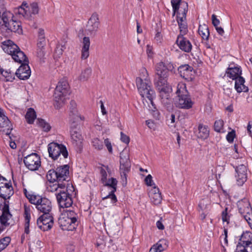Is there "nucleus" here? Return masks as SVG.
<instances>
[{"label": "nucleus", "instance_id": "11", "mask_svg": "<svg viewBox=\"0 0 252 252\" xmlns=\"http://www.w3.org/2000/svg\"><path fill=\"white\" fill-rule=\"evenodd\" d=\"M24 162L25 166L32 171L37 170L41 165L40 158L36 153H32L25 157Z\"/></svg>", "mask_w": 252, "mask_h": 252}, {"label": "nucleus", "instance_id": "52", "mask_svg": "<svg viewBox=\"0 0 252 252\" xmlns=\"http://www.w3.org/2000/svg\"><path fill=\"white\" fill-rule=\"evenodd\" d=\"M230 211L229 210L228 207H226L225 209L221 213V219L223 222H226L227 223L229 222L230 216L229 213Z\"/></svg>", "mask_w": 252, "mask_h": 252}, {"label": "nucleus", "instance_id": "49", "mask_svg": "<svg viewBox=\"0 0 252 252\" xmlns=\"http://www.w3.org/2000/svg\"><path fill=\"white\" fill-rule=\"evenodd\" d=\"M37 225L41 230L44 231H48L51 229V225L50 224H48V222H43L42 220L39 219L37 220Z\"/></svg>", "mask_w": 252, "mask_h": 252}, {"label": "nucleus", "instance_id": "60", "mask_svg": "<svg viewBox=\"0 0 252 252\" xmlns=\"http://www.w3.org/2000/svg\"><path fill=\"white\" fill-rule=\"evenodd\" d=\"M163 63H164L165 67L168 73L169 71H172L174 69V66L171 63L166 62Z\"/></svg>", "mask_w": 252, "mask_h": 252}, {"label": "nucleus", "instance_id": "21", "mask_svg": "<svg viewBox=\"0 0 252 252\" xmlns=\"http://www.w3.org/2000/svg\"><path fill=\"white\" fill-rule=\"evenodd\" d=\"M225 74L227 77L235 80L241 76L242 70L240 66H235L234 64L233 66H229L227 68Z\"/></svg>", "mask_w": 252, "mask_h": 252}, {"label": "nucleus", "instance_id": "16", "mask_svg": "<svg viewBox=\"0 0 252 252\" xmlns=\"http://www.w3.org/2000/svg\"><path fill=\"white\" fill-rule=\"evenodd\" d=\"M99 24L98 15L94 13L88 21L86 30L91 34L94 33L97 31Z\"/></svg>", "mask_w": 252, "mask_h": 252}, {"label": "nucleus", "instance_id": "19", "mask_svg": "<svg viewBox=\"0 0 252 252\" xmlns=\"http://www.w3.org/2000/svg\"><path fill=\"white\" fill-rule=\"evenodd\" d=\"M176 43L181 50L185 52H189L192 49L190 42L182 35H179L176 40Z\"/></svg>", "mask_w": 252, "mask_h": 252}, {"label": "nucleus", "instance_id": "40", "mask_svg": "<svg viewBox=\"0 0 252 252\" xmlns=\"http://www.w3.org/2000/svg\"><path fill=\"white\" fill-rule=\"evenodd\" d=\"M66 218H68L75 223L77 224V220L78 219V216L74 211L70 210H66L64 214H63Z\"/></svg>", "mask_w": 252, "mask_h": 252}, {"label": "nucleus", "instance_id": "54", "mask_svg": "<svg viewBox=\"0 0 252 252\" xmlns=\"http://www.w3.org/2000/svg\"><path fill=\"white\" fill-rule=\"evenodd\" d=\"M76 103L75 101L71 100L70 102V116H75L77 113V111L76 109Z\"/></svg>", "mask_w": 252, "mask_h": 252}, {"label": "nucleus", "instance_id": "10", "mask_svg": "<svg viewBox=\"0 0 252 252\" xmlns=\"http://www.w3.org/2000/svg\"><path fill=\"white\" fill-rule=\"evenodd\" d=\"M235 168L234 177L236 184L239 186H242L247 181L248 179V168L245 164L234 166Z\"/></svg>", "mask_w": 252, "mask_h": 252}, {"label": "nucleus", "instance_id": "50", "mask_svg": "<svg viewBox=\"0 0 252 252\" xmlns=\"http://www.w3.org/2000/svg\"><path fill=\"white\" fill-rule=\"evenodd\" d=\"M10 241L11 238L8 236L0 239V252L7 247Z\"/></svg>", "mask_w": 252, "mask_h": 252}, {"label": "nucleus", "instance_id": "12", "mask_svg": "<svg viewBox=\"0 0 252 252\" xmlns=\"http://www.w3.org/2000/svg\"><path fill=\"white\" fill-rule=\"evenodd\" d=\"M182 5L184 7L183 10L178 13L177 20L180 28V33L179 35L184 36L188 32L187 24L186 21V18L188 11V5L187 2H183Z\"/></svg>", "mask_w": 252, "mask_h": 252}, {"label": "nucleus", "instance_id": "24", "mask_svg": "<svg viewBox=\"0 0 252 252\" xmlns=\"http://www.w3.org/2000/svg\"><path fill=\"white\" fill-rule=\"evenodd\" d=\"M71 137L74 146L78 149V150H80L83 146V138L82 135L76 130H72Z\"/></svg>", "mask_w": 252, "mask_h": 252}, {"label": "nucleus", "instance_id": "7", "mask_svg": "<svg viewBox=\"0 0 252 252\" xmlns=\"http://www.w3.org/2000/svg\"><path fill=\"white\" fill-rule=\"evenodd\" d=\"M30 202L35 205L36 208L43 214L52 213L51 202L46 197H42L39 195L31 196Z\"/></svg>", "mask_w": 252, "mask_h": 252}, {"label": "nucleus", "instance_id": "34", "mask_svg": "<svg viewBox=\"0 0 252 252\" xmlns=\"http://www.w3.org/2000/svg\"><path fill=\"white\" fill-rule=\"evenodd\" d=\"M0 73L4 77L5 81L12 82L15 79V73L10 69H4L0 68Z\"/></svg>", "mask_w": 252, "mask_h": 252}, {"label": "nucleus", "instance_id": "43", "mask_svg": "<svg viewBox=\"0 0 252 252\" xmlns=\"http://www.w3.org/2000/svg\"><path fill=\"white\" fill-rule=\"evenodd\" d=\"M100 174L101 176V181L103 184L107 180L108 174L109 175V177L110 176L111 169L108 166H106L105 168H101L100 170Z\"/></svg>", "mask_w": 252, "mask_h": 252}, {"label": "nucleus", "instance_id": "17", "mask_svg": "<svg viewBox=\"0 0 252 252\" xmlns=\"http://www.w3.org/2000/svg\"><path fill=\"white\" fill-rule=\"evenodd\" d=\"M59 223L61 228L63 230L72 231L76 227L77 224L75 223L66 218L63 215H62L59 219Z\"/></svg>", "mask_w": 252, "mask_h": 252}, {"label": "nucleus", "instance_id": "56", "mask_svg": "<svg viewBox=\"0 0 252 252\" xmlns=\"http://www.w3.org/2000/svg\"><path fill=\"white\" fill-rule=\"evenodd\" d=\"M45 47L40 48L37 47L36 56L40 59H42L45 56Z\"/></svg>", "mask_w": 252, "mask_h": 252}, {"label": "nucleus", "instance_id": "28", "mask_svg": "<svg viewBox=\"0 0 252 252\" xmlns=\"http://www.w3.org/2000/svg\"><path fill=\"white\" fill-rule=\"evenodd\" d=\"M3 186V188L0 189V196L6 200L13 195V188L11 184L9 183H5Z\"/></svg>", "mask_w": 252, "mask_h": 252}, {"label": "nucleus", "instance_id": "38", "mask_svg": "<svg viewBox=\"0 0 252 252\" xmlns=\"http://www.w3.org/2000/svg\"><path fill=\"white\" fill-rule=\"evenodd\" d=\"M38 219L42 220L43 222H48V224H50L51 228L53 227L54 218L52 213L42 214Z\"/></svg>", "mask_w": 252, "mask_h": 252}, {"label": "nucleus", "instance_id": "15", "mask_svg": "<svg viewBox=\"0 0 252 252\" xmlns=\"http://www.w3.org/2000/svg\"><path fill=\"white\" fill-rule=\"evenodd\" d=\"M28 63L29 61L27 58L26 61L20 63L21 65L15 72V75L21 80L28 79L31 75V71Z\"/></svg>", "mask_w": 252, "mask_h": 252}, {"label": "nucleus", "instance_id": "63", "mask_svg": "<svg viewBox=\"0 0 252 252\" xmlns=\"http://www.w3.org/2000/svg\"><path fill=\"white\" fill-rule=\"evenodd\" d=\"M127 173H125L124 172H121V176L122 182V185L123 186H126L127 184V178L126 174Z\"/></svg>", "mask_w": 252, "mask_h": 252}, {"label": "nucleus", "instance_id": "27", "mask_svg": "<svg viewBox=\"0 0 252 252\" xmlns=\"http://www.w3.org/2000/svg\"><path fill=\"white\" fill-rule=\"evenodd\" d=\"M209 128L207 126L202 124L198 125L197 130L196 131V135L197 138L205 140L209 137Z\"/></svg>", "mask_w": 252, "mask_h": 252}, {"label": "nucleus", "instance_id": "32", "mask_svg": "<svg viewBox=\"0 0 252 252\" xmlns=\"http://www.w3.org/2000/svg\"><path fill=\"white\" fill-rule=\"evenodd\" d=\"M4 28L9 32H17L20 34L22 33V29L19 22L16 20H12Z\"/></svg>", "mask_w": 252, "mask_h": 252}, {"label": "nucleus", "instance_id": "1", "mask_svg": "<svg viewBox=\"0 0 252 252\" xmlns=\"http://www.w3.org/2000/svg\"><path fill=\"white\" fill-rule=\"evenodd\" d=\"M136 86L141 96L143 98V103L146 106L144 100L147 103L149 109L155 111L156 105L153 99L156 97V94L152 88V83L150 80L142 81L141 79H136Z\"/></svg>", "mask_w": 252, "mask_h": 252}, {"label": "nucleus", "instance_id": "23", "mask_svg": "<svg viewBox=\"0 0 252 252\" xmlns=\"http://www.w3.org/2000/svg\"><path fill=\"white\" fill-rule=\"evenodd\" d=\"M0 18L3 22L1 28L3 29L12 20H13V14L10 11H6L4 7H0Z\"/></svg>", "mask_w": 252, "mask_h": 252}, {"label": "nucleus", "instance_id": "36", "mask_svg": "<svg viewBox=\"0 0 252 252\" xmlns=\"http://www.w3.org/2000/svg\"><path fill=\"white\" fill-rule=\"evenodd\" d=\"M46 45V40L44 36V31L40 29L38 32V40L37 43V47H45Z\"/></svg>", "mask_w": 252, "mask_h": 252}, {"label": "nucleus", "instance_id": "42", "mask_svg": "<svg viewBox=\"0 0 252 252\" xmlns=\"http://www.w3.org/2000/svg\"><path fill=\"white\" fill-rule=\"evenodd\" d=\"M168 241L166 239H162L159 240L155 245L158 248V249L160 251V252H163L167 249L168 247Z\"/></svg>", "mask_w": 252, "mask_h": 252}, {"label": "nucleus", "instance_id": "41", "mask_svg": "<svg viewBox=\"0 0 252 252\" xmlns=\"http://www.w3.org/2000/svg\"><path fill=\"white\" fill-rule=\"evenodd\" d=\"M92 73V70L90 68H87L83 70L78 77V80L81 81H85L88 79Z\"/></svg>", "mask_w": 252, "mask_h": 252}, {"label": "nucleus", "instance_id": "29", "mask_svg": "<svg viewBox=\"0 0 252 252\" xmlns=\"http://www.w3.org/2000/svg\"><path fill=\"white\" fill-rule=\"evenodd\" d=\"M66 187L65 184L60 182H49L47 187V189L49 192H55L58 193L61 190H63Z\"/></svg>", "mask_w": 252, "mask_h": 252}, {"label": "nucleus", "instance_id": "3", "mask_svg": "<svg viewBox=\"0 0 252 252\" xmlns=\"http://www.w3.org/2000/svg\"><path fill=\"white\" fill-rule=\"evenodd\" d=\"M156 74L158 76V80L155 82V85L159 91L160 96L165 94L168 98V94L166 93L168 90L167 86L166 78L168 76V72L165 67L163 62H159L156 66Z\"/></svg>", "mask_w": 252, "mask_h": 252}, {"label": "nucleus", "instance_id": "25", "mask_svg": "<svg viewBox=\"0 0 252 252\" xmlns=\"http://www.w3.org/2000/svg\"><path fill=\"white\" fill-rule=\"evenodd\" d=\"M149 196L151 201L155 205L160 203L162 197L159 189L156 186H155L149 191Z\"/></svg>", "mask_w": 252, "mask_h": 252}, {"label": "nucleus", "instance_id": "18", "mask_svg": "<svg viewBox=\"0 0 252 252\" xmlns=\"http://www.w3.org/2000/svg\"><path fill=\"white\" fill-rule=\"evenodd\" d=\"M59 87H56L54 94V99L55 101V107L58 109L61 107L62 104L64 103L69 94H65L59 91Z\"/></svg>", "mask_w": 252, "mask_h": 252}, {"label": "nucleus", "instance_id": "58", "mask_svg": "<svg viewBox=\"0 0 252 252\" xmlns=\"http://www.w3.org/2000/svg\"><path fill=\"white\" fill-rule=\"evenodd\" d=\"M183 2H182L181 3V6L180 7L179 5H172V8H173V10L174 13L177 12V15H178V13L180 12H181V11L183 10L184 7H183V6L182 5V3ZM177 16L178 15H177Z\"/></svg>", "mask_w": 252, "mask_h": 252}, {"label": "nucleus", "instance_id": "37", "mask_svg": "<svg viewBox=\"0 0 252 252\" xmlns=\"http://www.w3.org/2000/svg\"><path fill=\"white\" fill-rule=\"evenodd\" d=\"M36 115L34 110L32 108H29L25 116L27 123L30 124H32L36 119Z\"/></svg>", "mask_w": 252, "mask_h": 252}, {"label": "nucleus", "instance_id": "59", "mask_svg": "<svg viewBox=\"0 0 252 252\" xmlns=\"http://www.w3.org/2000/svg\"><path fill=\"white\" fill-rule=\"evenodd\" d=\"M103 143H104L105 146L107 147L109 153L112 154L113 153V149L111 143L109 139H105Z\"/></svg>", "mask_w": 252, "mask_h": 252}, {"label": "nucleus", "instance_id": "31", "mask_svg": "<svg viewBox=\"0 0 252 252\" xmlns=\"http://www.w3.org/2000/svg\"><path fill=\"white\" fill-rule=\"evenodd\" d=\"M245 82V79L242 76L235 80L234 88L238 93L249 91L248 87L244 84Z\"/></svg>", "mask_w": 252, "mask_h": 252}, {"label": "nucleus", "instance_id": "13", "mask_svg": "<svg viewBox=\"0 0 252 252\" xmlns=\"http://www.w3.org/2000/svg\"><path fill=\"white\" fill-rule=\"evenodd\" d=\"M117 183L118 181L116 179L112 177L107 179L106 181L104 182L103 185L105 186L111 187L112 188V190L107 196L102 198L103 200L108 198H110L111 203L112 204H115L116 203L117 201V199L114 193L117 189Z\"/></svg>", "mask_w": 252, "mask_h": 252}, {"label": "nucleus", "instance_id": "53", "mask_svg": "<svg viewBox=\"0 0 252 252\" xmlns=\"http://www.w3.org/2000/svg\"><path fill=\"white\" fill-rule=\"evenodd\" d=\"M136 79H141L142 81L150 80L148 71L145 68L141 69L139 76L137 77Z\"/></svg>", "mask_w": 252, "mask_h": 252}, {"label": "nucleus", "instance_id": "35", "mask_svg": "<svg viewBox=\"0 0 252 252\" xmlns=\"http://www.w3.org/2000/svg\"><path fill=\"white\" fill-rule=\"evenodd\" d=\"M120 172H124L125 173H128L130 170V162L127 158H124L122 157L120 158Z\"/></svg>", "mask_w": 252, "mask_h": 252}, {"label": "nucleus", "instance_id": "6", "mask_svg": "<svg viewBox=\"0 0 252 252\" xmlns=\"http://www.w3.org/2000/svg\"><path fill=\"white\" fill-rule=\"evenodd\" d=\"M238 212L252 229V207L249 200L243 198L237 203Z\"/></svg>", "mask_w": 252, "mask_h": 252}, {"label": "nucleus", "instance_id": "22", "mask_svg": "<svg viewBox=\"0 0 252 252\" xmlns=\"http://www.w3.org/2000/svg\"><path fill=\"white\" fill-rule=\"evenodd\" d=\"M56 171L57 173L58 182L63 183V181L66 180L69 174V166L67 165L58 167Z\"/></svg>", "mask_w": 252, "mask_h": 252}, {"label": "nucleus", "instance_id": "33", "mask_svg": "<svg viewBox=\"0 0 252 252\" xmlns=\"http://www.w3.org/2000/svg\"><path fill=\"white\" fill-rule=\"evenodd\" d=\"M198 32L202 38L205 40H208L210 32L209 28L206 24L200 25L198 28Z\"/></svg>", "mask_w": 252, "mask_h": 252}, {"label": "nucleus", "instance_id": "61", "mask_svg": "<svg viewBox=\"0 0 252 252\" xmlns=\"http://www.w3.org/2000/svg\"><path fill=\"white\" fill-rule=\"evenodd\" d=\"M31 12L35 14H37L38 12V5L36 3H32L31 4Z\"/></svg>", "mask_w": 252, "mask_h": 252}, {"label": "nucleus", "instance_id": "9", "mask_svg": "<svg viewBox=\"0 0 252 252\" xmlns=\"http://www.w3.org/2000/svg\"><path fill=\"white\" fill-rule=\"evenodd\" d=\"M48 151L50 157L54 160L57 159L61 155L64 158L68 157V152L65 146L52 142L48 144Z\"/></svg>", "mask_w": 252, "mask_h": 252}, {"label": "nucleus", "instance_id": "26", "mask_svg": "<svg viewBox=\"0 0 252 252\" xmlns=\"http://www.w3.org/2000/svg\"><path fill=\"white\" fill-rule=\"evenodd\" d=\"M193 68L189 64H185L180 65L178 67V71L181 76L185 79H191Z\"/></svg>", "mask_w": 252, "mask_h": 252}, {"label": "nucleus", "instance_id": "57", "mask_svg": "<svg viewBox=\"0 0 252 252\" xmlns=\"http://www.w3.org/2000/svg\"><path fill=\"white\" fill-rule=\"evenodd\" d=\"M235 136V131L234 130H232L230 132H229L226 135V139L227 141L229 143L233 142L234 140V138Z\"/></svg>", "mask_w": 252, "mask_h": 252}, {"label": "nucleus", "instance_id": "64", "mask_svg": "<svg viewBox=\"0 0 252 252\" xmlns=\"http://www.w3.org/2000/svg\"><path fill=\"white\" fill-rule=\"evenodd\" d=\"M212 24L215 28L218 27L220 22L215 14H213L212 16Z\"/></svg>", "mask_w": 252, "mask_h": 252}, {"label": "nucleus", "instance_id": "46", "mask_svg": "<svg viewBox=\"0 0 252 252\" xmlns=\"http://www.w3.org/2000/svg\"><path fill=\"white\" fill-rule=\"evenodd\" d=\"M25 215V233L29 234L30 232L29 226L30 221L31 219L30 213L27 211L25 210L24 213Z\"/></svg>", "mask_w": 252, "mask_h": 252}, {"label": "nucleus", "instance_id": "20", "mask_svg": "<svg viewBox=\"0 0 252 252\" xmlns=\"http://www.w3.org/2000/svg\"><path fill=\"white\" fill-rule=\"evenodd\" d=\"M12 215L9 212V205L5 201L2 208V215L0 217V223L4 226L9 225L10 222H9V221Z\"/></svg>", "mask_w": 252, "mask_h": 252}, {"label": "nucleus", "instance_id": "2", "mask_svg": "<svg viewBox=\"0 0 252 252\" xmlns=\"http://www.w3.org/2000/svg\"><path fill=\"white\" fill-rule=\"evenodd\" d=\"M176 94L177 96L174 102L176 107L185 109H189L192 107L194 102L187 90L185 84L180 83L178 84Z\"/></svg>", "mask_w": 252, "mask_h": 252}, {"label": "nucleus", "instance_id": "4", "mask_svg": "<svg viewBox=\"0 0 252 252\" xmlns=\"http://www.w3.org/2000/svg\"><path fill=\"white\" fill-rule=\"evenodd\" d=\"M1 47L5 53L11 56L15 62L26 61L27 57L24 53L12 41L7 40L2 42Z\"/></svg>", "mask_w": 252, "mask_h": 252}, {"label": "nucleus", "instance_id": "39", "mask_svg": "<svg viewBox=\"0 0 252 252\" xmlns=\"http://www.w3.org/2000/svg\"><path fill=\"white\" fill-rule=\"evenodd\" d=\"M60 88L59 91L62 92L65 94H69V85L68 82L66 80H61L60 81L56 87Z\"/></svg>", "mask_w": 252, "mask_h": 252}, {"label": "nucleus", "instance_id": "55", "mask_svg": "<svg viewBox=\"0 0 252 252\" xmlns=\"http://www.w3.org/2000/svg\"><path fill=\"white\" fill-rule=\"evenodd\" d=\"M145 183L147 186L152 187L153 188L156 186L152 179V176L150 174H149L146 177Z\"/></svg>", "mask_w": 252, "mask_h": 252}, {"label": "nucleus", "instance_id": "44", "mask_svg": "<svg viewBox=\"0 0 252 252\" xmlns=\"http://www.w3.org/2000/svg\"><path fill=\"white\" fill-rule=\"evenodd\" d=\"M56 170H49L46 175L47 180L49 182H58V176Z\"/></svg>", "mask_w": 252, "mask_h": 252}, {"label": "nucleus", "instance_id": "47", "mask_svg": "<svg viewBox=\"0 0 252 252\" xmlns=\"http://www.w3.org/2000/svg\"><path fill=\"white\" fill-rule=\"evenodd\" d=\"M29 10L30 8L27 5V3H23L22 5L20 6V7L18 8V13L20 15H22L24 17H26L27 16H28Z\"/></svg>", "mask_w": 252, "mask_h": 252}, {"label": "nucleus", "instance_id": "30", "mask_svg": "<svg viewBox=\"0 0 252 252\" xmlns=\"http://www.w3.org/2000/svg\"><path fill=\"white\" fill-rule=\"evenodd\" d=\"M82 47L81 50V59L85 60L89 56V48L90 46V40L89 37H84L82 41Z\"/></svg>", "mask_w": 252, "mask_h": 252}, {"label": "nucleus", "instance_id": "14", "mask_svg": "<svg viewBox=\"0 0 252 252\" xmlns=\"http://www.w3.org/2000/svg\"><path fill=\"white\" fill-rule=\"evenodd\" d=\"M12 126L11 122L4 114L0 116V133L2 135L8 136L11 139L10 136Z\"/></svg>", "mask_w": 252, "mask_h": 252}, {"label": "nucleus", "instance_id": "45", "mask_svg": "<svg viewBox=\"0 0 252 252\" xmlns=\"http://www.w3.org/2000/svg\"><path fill=\"white\" fill-rule=\"evenodd\" d=\"M92 145L95 150L98 151L102 150L103 148V142L97 138L92 139Z\"/></svg>", "mask_w": 252, "mask_h": 252}, {"label": "nucleus", "instance_id": "48", "mask_svg": "<svg viewBox=\"0 0 252 252\" xmlns=\"http://www.w3.org/2000/svg\"><path fill=\"white\" fill-rule=\"evenodd\" d=\"M223 121L218 120L215 121L214 125V130L218 132H223Z\"/></svg>", "mask_w": 252, "mask_h": 252}, {"label": "nucleus", "instance_id": "8", "mask_svg": "<svg viewBox=\"0 0 252 252\" xmlns=\"http://www.w3.org/2000/svg\"><path fill=\"white\" fill-rule=\"evenodd\" d=\"M252 233L244 232L239 239L236 252H252Z\"/></svg>", "mask_w": 252, "mask_h": 252}, {"label": "nucleus", "instance_id": "62", "mask_svg": "<svg viewBox=\"0 0 252 252\" xmlns=\"http://www.w3.org/2000/svg\"><path fill=\"white\" fill-rule=\"evenodd\" d=\"M121 140L126 144H128L129 142V137L125 134L123 132H121Z\"/></svg>", "mask_w": 252, "mask_h": 252}, {"label": "nucleus", "instance_id": "5", "mask_svg": "<svg viewBox=\"0 0 252 252\" xmlns=\"http://www.w3.org/2000/svg\"><path fill=\"white\" fill-rule=\"evenodd\" d=\"M74 189L72 185L67 186L58 193H55L56 199L60 207L68 208L73 204L72 194Z\"/></svg>", "mask_w": 252, "mask_h": 252}, {"label": "nucleus", "instance_id": "51", "mask_svg": "<svg viewBox=\"0 0 252 252\" xmlns=\"http://www.w3.org/2000/svg\"><path fill=\"white\" fill-rule=\"evenodd\" d=\"M37 124L44 131L48 132L51 129V126L49 124L46 123L44 120L37 119Z\"/></svg>", "mask_w": 252, "mask_h": 252}]
</instances>
